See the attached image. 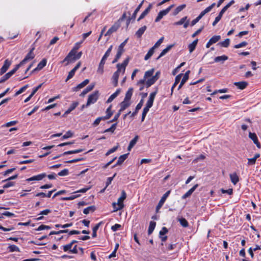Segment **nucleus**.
Returning a JSON list of instances; mask_svg holds the SVG:
<instances>
[{
	"label": "nucleus",
	"instance_id": "obj_1",
	"mask_svg": "<svg viewBox=\"0 0 261 261\" xmlns=\"http://www.w3.org/2000/svg\"><path fill=\"white\" fill-rule=\"evenodd\" d=\"M90 189V187H87L86 188H82L77 191H75L73 192L71 196L69 197H66L62 198V200H73L79 197H80V195L77 194L78 193H85L88 190Z\"/></svg>",
	"mask_w": 261,
	"mask_h": 261
},
{
	"label": "nucleus",
	"instance_id": "obj_2",
	"mask_svg": "<svg viewBox=\"0 0 261 261\" xmlns=\"http://www.w3.org/2000/svg\"><path fill=\"white\" fill-rule=\"evenodd\" d=\"M99 96V92L98 91L94 92L92 94L88 96L86 106H89L91 104L94 103L97 100Z\"/></svg>",
	"mask_w": 261,
	"mask_h": 261
},
{
	"label": "nucleus",
	"instance_id": "obj_3",
	"mask_svg": "<svg viewBox=\"0 0 261 261\" xmlns=\"http://www.w3.org/2000/svg\"><path fill=\"white\" fill-rule=\"evenodd\" d=\"M20 67V66L19 64L16 65L14 69H13L10 71L6 73L1 78L0 80V83L4 82L5 81L8 80L13 74H14L16 72V71L19 69Z\"/></svg>",
	"mask_w": 261,
	"mask_h": 261
},
{
	"label": "nucleus",
	"instance_id": "obj_4",
	"mask_svg": "<svg viewBox=\"0 0 261 261\" xmlns=\"http://www.w3.org/2000/svg\"><path fill=\"white\" fill-rule=\"evenodd\" d=\"M129 58H126L121 64H118L117 65V70L116 72H118L120 74L121 72L123 74L125 71L126 67L129 62Z\"/></svg>",
	"mask_w": 261,
	"mask_h": 261
},
{
	"label": "nucleus",
	"instance_id": "obj_5",
	"mask_svg": "<svg viewBox=\"0 0 261 261\" xmlns=\"http://www.w3.org/2000/svg\"><path fill=\"white\" fill-rule=\"evenodd\" d=\"M34 48H32L29 53L26 55L25 58L23 59V60L20 62L19 64L20 66L26 64L27 62H28L29 61L32 60L35 57V55L33 53Z\"/></svg>",
	"mask_w": 261,
	"mask_h": 261
},
{
	"label": "nucleus",
	"instance_id": "obj_6",
	"mask_svg": "<svg viewBox=\"0 0 261 261\" xmlns=\"http://www.w3.org/2000/svg\"><path fill=\"white\" fill-rule=\"evenodd\" d=\"M173 5H171L169 7H168L167 9L165 10H163L162 11H161L158 15L156 18H155V21L158 22L164 16L166 15L171 10V9L173 8Z\"/></svg>",
	"mask_w": 261,
	"mask_h": 261
},
{
	"label": "nucleus",
	"instance_id": "obj_7",
	"mask_svg": "<svg viewBox=\"0 0 261 261\" xmlns=\"http://www.w3.org/2000/svg\"><path fill=\"white\" fill-rule=\"evenodd\" d=\"M76 53V51H74V50H71L69 53L68 55L66 57V58H65V60L70 61L71 60L70 58L72 56H74V58H73L74 60L79 59L82 56V53L81 51H80V52L78 53L77 54Z\"/></svg>",
	"mask_w": 261,
	"mask_h": 261
},
{
	"label": "nucleus",
	"instance_id": "obj_8",
	"mask_svg": "<svg viewBox=\"0 0 261 261\" xmlns=\"http://www.w3.org/2000/svg\"><path fill=\"white\" fill-rule=\"evenodd\" d=\"M156 93L157 90L150 94L148 99L146 103L145 107L150 108L152 106L154 98L155 97Z\"/></svg>",
	"mask_w": 261,
	"mask_h": 261
},
{
	"label": "nucleus",
	"instance_id": "obj_9",
	"mask_svg": "<svg viewBox=\"0 0 261 261\" xmlns=\"http://www.w3.org/2000/svg\"><path fill=\"white\" fill-rule=\"evenodd\" d=\"M170 193V191H167L162 196L161 199H160L158 205L156 206V210H159L161 208V207L163 206L164 202H165L166 199L169 196V194Z\"/></svg>",
	"mask_w": 261,
	"mask_h": 261
},
{
	"label": "nucleus",
	"instance_id": "obj_10",
	"mask_svg": "<svg viewBox=\"0 0 261 261\" xmlns=\"http://www.w3.org/2000/svg\"><path fill=\"white\" fill-rule=\"evenodd\" d=\"M126 197V194L124 191H122L121 192V196L118 198L117 201V205H119V207L118 209H122L124 207L123 203L124 200Z\"/></svg>",
	"mask_w": 261,
	"mask_h": 261
},
{
	"label": "nucleus",
	"instance_id": "obj_11",
	"mask_svg": "<svg viewBox=\"0 0 261 261\" xmlns=\"http://www.w3.org/2000/svg\"><path fill=\"white\" fill-rule=\"evenodd\" d=\"M220 39L221 36L220 35H215L213 36L207 42L206 47L209 48L211 45L218 42Z\"/></svg>",
	"mask_w": 261,
	"mask_h": 261
},
{
	"label": "nucleus",
	"instance_id": "obj_12",
	"mask_svg": "<svg viewBox=\"0 0 261 261\" xmlns=\"http://www.w3.org/2000/svg\"><path fill=\"white\" fill-rule=\"evenodd\" d=\"M81 65V62H79L77 65L69 72L66 79V82L68 81L74 75L75 71L80 67Z\"/></svg>",
	"mask_w": 261,
	"mask_h": 261
},
{
	"label": "nucleus",
	"instance_id": "obj_13",
	"mask_svg": "<svg viewBox=\"0 0 261 261\" xmlns=\"http://www.w3.org/2000/svg\"><path fill=\"white\" fill-rule=\"evenodd\" d=\"M11 61H9L8 59H6L5 61L3 66L0 69L1 74H3L4 73H5L7 71V70H8V69L9 68V67H10V66L11 65Z\"/></svg>",
	"mask_w": 261,
	"mask_h": 261
},
{
	"label": "nucleus",
	"instance_id": "obj_14",
	"mask_svg": "<svg viewBox=\"0 0 261 261\" xmlns=\"http://www.w3.org/2000/svg\"><path fill=\"white\" fill-rule=\"evenodd\" d=\"M249 137L253 141L254 143L256 145L257 148H260L261 147L260 144L258 141L256 135L255 133L249 132Z\"/></svg>",
	"mask_w": 261,
	"mask_h": 261
},
{
	"label": "nucleus",
	"instance_id": "obj_15",
	"mask_svg": "<svg viewBox=\"0 0 261 261\" xmlns=\"http://www.w3.org/2000/svg\"><path fill=\"white\" fill-rule=\"evenodd\" d=\"M46 176V174L44 173H41L37 175L33 176L30 178H29L27 179L28 181H34V180H41L44 177Z\"/></svg>",
	"mask_w": 261,
	"mask_h": 261
},
{
	"label": "nucleus",
	"instance_id": "obj_16",
	"mask_svg": "<svg viewBox=\"0 0 261 261\" xmlns=\"http://www.w3.org/2000/svg\"><path fill=\"white\" fill-rule=\"evenodd\" d=\"M227 9L225 7L221 10L219 15L215 18L214 21L213 23V25L215 26L221 19L222 15Z\"/></svg>",
	"mask_w": 261,
	"mask_h": 261
},
{
	"label": "nucleus",
	"instance_id": "obj_17",
	"mask_svg": "<svg viewBox=\"0 0 261 261\" xmlns=\"http://www.w3.org/2000/svg\"><path fill=\"white\" fill-rule=\"evenodd\" d=\"M198 187V184H196L195 185H194L192 188H191L189 190H188L185 194H184L182 196V199H185L190 196L193 193V192L196 190V189Z\"/></svg>",
	"mask_w": 261,
	"mask_h": 261
},
{
	"label": "nucleus",
	"instance_id": "obj_18",
	"mask_svg": "<svg viewBox=\"0 0 261 261\" xmlns=\"http://www.w3.org/2000/svg\"><path fill=\"white\" fill-rule=\"evenodd\" d=\"M110 117H111V114H109L108 115H106V116L99 117L97 118H96V120L93 122L92 125L94 126H96L99 124V123L100 122V121L101 120H105L108 119L110 118Z\"/></svg>",
	"mask_w": 261,
	"mask_h": 261
},
{
	"label": "nucleus",
	"instance_id": "obj_19",
	"mask_svg": "<svg viewBox=\"0 0 261 261\" xmlns=\"http://www.w3.org/2000/svg\"><path fill=\"white\" fill-rule=\"evenodd\" d=\"M130 105V101L124 99V100L122 101L120 103V109L119 110V111L121 113L127 107H128Z\"/></svg>",
	"mask_w": 261,
	"mask_h": 261
},
{
	"label": "nucleus",
	"instance_id": "obj_20",
	"mask_svg": "<svg viewBox=\"0 0 261 261\" xmlns=\"http://www.w3.org/2000/svg\"><path fill=\"white\" fill-rule=\"evenodd\" d=\"M46 59H43L37 65V67L35 68L32 72H33L37 70H41L44 67H45L46 65Z\"/></svg>",
	"mask_w": 261,
	"mask_h": 261
},
{
	"label": "nucleus",
	"instance_id": "obj_21",
	"mask_svg": "<svg viewBox=\"0 0 261 261\" xmlns=\"http://www.w3.org/2000/svg\"><path fill=\"white\" fill-rule=\"evenodd\" d=\"M106 60H103L102 59H101V61L98 65V67L97 70V72L98 73L102 74L103 73L104 65L106 63Z\"/></svg>",
	"mask_w": 261,
	"mask_h": 261
},
{
	"label": "nucleus",
	"instance_id": "obj_22",
	"mask_svg": "<svg viewBox=\"0 0 261 261\" xmlns=\"http://www.w3.org/2000/svg\"><path fill=\"white\" fill-rule=\"evenodd\" d=\"M128 153L124 154L119 156L116 164L113 167H115L118 165H121L127 158Z\"/></svg>",
	"mask_w": 261,
	"mask_h": 261
},
{
	"label": "nucleus",
	"instance_id": "obj_23",
	"mask_svg": "<svg viewBox=\"0 0 261 261\" xmlns=\"http://www.w3.org/2000/svg\"><path fill=\"white\" fill-rule=\"evenodd\" d=\"M128 39H125L122 43H121L118 47L117 54L122 55L124 52V47L127 42Z\"/></svg>",
	"mask_w": 261,
	"mask_h": 261
},
{
	"label": "nucleus",
	"instance_id": "obj_24",
	"mask_svg": "<svg viewBox=\"0 0 261 261\" xmlns=\"http://www.w3.org/2000/svg\"><path fill=\"white\" fill-rule=\"evenodd\" d=\"M89 80L88 79H86L83 82H82L81 83H80L78 85H77L76 87H74L73 88V90L76 91L79 90V89L83 88L86 85H87L89 83Z\"/></svg>",
	"mask_w": 261,
	"mask_h": 261
},
{
	"label": "nucleus",
	"instance_id": "obj_25",
	"mask_svg": "<svg viewBox=\"0 0 261 261\" xmlns=\"http://www.w3.org/2000/svg\"><path fill=\"white\" fill-rule=\"evenodd\" d=\"M119 27V26L118 25H113L108 30V31L106 33L105 36L110 35L112 33L116 32Z\"/></svg>",
	"mask_w": 261,
	"mask_h": 261
},
{
	"label": "nucleus",
	"instance_id": "obj_26",
	"mask_svg": "<svg viewBox=\"0 0 261 261\" xmlns=\"http://www.w3.org/2000/svg\"><path fill=\"white\" fill-rule=\"evenodd\" d=\"M120 89H117L115 93L112 94L108 99L107 102L110 103L120 93Z\"/></svg>",
	"mask_w": 261,
	"mask_h": 261
},
{
	"label": "nucleus",
	"instance_id": "obj_27",
	"mask_svg": "<svg viewBox=\"0 0 261 261\" xmlns=\"http://www.w3.org/2000/svg\"><path fill=\"white\" fill-rule=\"evenodd\" d=\"M198 41V40L196 39V40H194L191 43L189 44L188 48L190 53H192L195 49Z\"/></svg>",
	"mask_w": 261,
	"mask_h": 261
},
{
	"label": "nucleus",
	"instance_id": "obj_28",
	"mask_svg": "<svg viewBox=\"0 0 261 261\" xmlns=\"http://www.w3.org/2000/svg\"><path fill=\"white\" fill-rule=\"evenodd\" d=\"M228 59V57L226 55H222L221 56H218L214 59L215 62H222L223 63L224 61L227 60Z\"/></svg>",
	"mask_w": 261,
	"mask_h": 261
},
{
	"label": "nucleus",
	"instance_id": "obj_29",
	"mask_svg": "<svg viewBox=\"0 0 261 261\" xmlns=\"http://www.w3.org/2000/svg\"><path fill=\"white\" fill-rule=\"evenodd\" d=\"M143 104V100L141 99L140 102L137 105L135 112H133L131 115V117L135 116L138 113V111L141 109Z\"/></svg>",
	"mask_w": 261,
	"mask_h": 261
},
{
	"label": "nucleus",
	"instance_id": "obj_30",
	"mask_svg": "<svg viewBox=\"0 0 261 261\" xmlns=\"http://www.w3.org/2000/svg\"><path fill=\"white\" fill-rule=\"evenodd\" d=\"M230 178L231 181L234 185H236L239 180V176L237 175L236 173H233L232 174H230Z\"/></svg>",
	"mask_w": 261,
	"mask_h": 261
},
{
	"label": "nucleus",
	"instance_id": "obj_31",
	"mask_svg": "<svg viewBox=\"0 0 261 261\" xmlns=\"http://www.w3.org/2000/svg\"><path fill=\"white\" fill-rule=\"evenodd\" d=\"M119 73L115 72L112 76V83L115 87L117 86Z\"/></svg>",
	"mask_w": 261,
	"mask_h": 261
},
{
	"label": "nucleus",
	"instance_id": "obj_32",
	"mask_svg": "<svg viewBox=\"0 0 261 261\" xmlns=\"http://www.w3.org/2000/svg\"><path fill=\"white\" fill-rule=\"evenodd\" d=\"M172 45H170L168 46L166 48L163 49L159 57L156 58V60H158L159 59H160L161 57L165 56L169 51V50L172 48Z\"/></svg>",
	"mask_w": 261,
	"mask_h": 261
},
{
	"label": "nucleus",
	"instance_id": "obj_33",
	"mask_svg": "<svg viewBox=\"0 0 261 261\" xmlns=\"http://www.w3.org/2000/svg\"><path fill=\"white\" fill-rule=\"evenodd\" d=\"M133 89L132 88H129L125 94V98L124 99L129 101L133 95Z\"/></svg>",
	"mask_w": 261,
	"mask_h": 261
},
{
	"label": "nucleus",
	"instance_id": "obj_34",
	"mask_svg": "<svg viewBox=\"0 0 261 261\" xmlns=\"http://www.w3.org/2000/svg\"><path fill=\"white\" fill-rule=\"evenodd\" d=\"M234 85L237 86L238 88L243 90L247 87L248 83L246 82H236Z\"/></svg>",
	"mask_w": 261,
	"mask_h": 261
},
{
	"label": "nucleus",
	"instance_id": "obj_35",
	"mask_svg": "<svg viewBox=\"0 0 261 261\" xmlns=\"http://www.w3.org/2000/svg\"><path fill=\"white\" fill-rule=\"evenodd\" d=\"M8 250L10 252H20V249L15 245H10L8 247Z\"/></svg>",
	"mask_w": 261,
	"mask_h": 261
},
{
	"label": "nucleus",
	"instance_id": "obj_36",
	"mask_svg": "<svg viewBox=\"0 0 261 261\" xmlns=\"http://www.w3.org/2000/svg\"><path fill=\"white\" fill-rule=\"evenodd\" d=\"M138 139V136H136L135 137L130 141L129 142V145L127 147V150L130 151L132 148L134 146V145L136 144Z\"/></svg>",
	"mask_w": 261,
	"mask_h": 261
},
{
	"label": "nucleus",
	"instance_id": "obj_37",
	"mask_svg": "<svg viewBox=\"0 0 261 261\" xmlns=\"http://www.w3.org/2000/svg\"><path fill=\"white\" fill-rule=\"evenodd\" d=\"M146 30V27L145 25L142 27L136 32V35L138 38L141 37Z\"/></svg>",
	"mask_w": 261,
	"mask_h": 261
},
{
	"label": "nucleus",
	"instance_id": "obj_38",
	"mask_svg": "<svg viewBox=\"0 0 261 261\" xmlns=\"http://www.w3.org/2000/svg\"><path fill=\"white\" fill-rule=\"evenodd\" d=\"M94 87V85H90L86 89H85L83 92L81 93L80 96H84L85 94H86L88 92L91 91Z\"/></svg>",
	"mask_w": 261,
	"mask_h": 261
},
{
	"label": "nucleus",
	"instance_id": "obj_39",
	"mask_svg": "<svg viewBox=\"0 0 261 261\" xmlns=\"http://www.w3.org/2000/svg\"><path fill=\"white\" fill-rule=\"evenodd\" d=\"M186 7L185 4H182L178 6L174 11L173 14V15H176L178 14L180 11H181L184 9H185Z\"/></svg>",
	"mask_w": 261,
	"mask_h": 261
},
{
	"label": "nucleus",
	"instance_id": "obj_40",
	"mask_svg": "<svg viewBox=\"0 0 261 261\" xmlns=\"http://www.w3.org/2000/svg\"><path fill=\"white\" fill-rule=\"evenodd\" d=\"M156 225V223L154 221H150L149 223V226L148 230V234H150L153 231Z\"/></svg>",
	"mask_w": 261,
	"mask_h": 261
},
{
	"label": "nucleus",
	"instance_id": "obj_41",
	"mask_svg": "<svg viewBox=\"0 0 261 261\" xmlns=\"http://www.w3.org/2000/svg\"><path fill=\"white\" fill-rule=\"evenodd\" d=\"M95 210V207L94 206H90L85 208L84 211V214L87 215L90 213H92Z\"/></svg>",
	"mask_w": 261,
	"mask_h": 261
},
{
	"label": "nucleus",
	"instance_id": "obj_42",
	"mask_svg": "<svg viewBox=\"0 0 261 261\" xmlns=\"http://www.w3.org/2000/svg\"><path fill=\"white\" fill-rule=\"evenodd\" d=\"M155 48H154L153 47H152L150 49L148 50L146 55H145L144 57L145 60H148L153 54L154 52Z\"/></svg>",
	"mask_w": 261,
	"mask_h": 261
},
{
	"label": "nucleus",
	"instance_id": "obj_43",
	"mask_svg": "<svg viewBox=\"0 0 261 261\" xmlns=\"http://www.w3.org/2000/svg\"><path fill=\"white\" fill-rule=\"evenodd\" d=\"M151 6H149L148 8H147L140 15L138 19V21H140L141 19H143L149 12L150 10Z\"/></svg>",
	"mask_w": 261,
	"mask_h": 261
},
{
	"label": "nucleus",
	"instance_id": "obj_44",
	"mask_svg": "<svg viewBox=\"0 0 261 261\" xmlns=\"http://www.w3.org/2000/svg\"><path fill=\"white\" fill-rule=\"evenodd\" d=\"M83 151H84L83 149H76V150H71V151H67L64 152L62 154V155H65L73 154V153H78L82 152Z\"/></svg>",
	"mask_w": 261,
	"mask_h": 261
},
{
	"label": "nucleus",
	"instance_id": "obj_45",
	"mask_svg": "<svg viewBox=\"0 0 261 261\" xmlns=\"http://www.w3.org/2000/svg\"><path fill=\"white\" fill-rule=\"evenodd\" d=\"M68 232V229L60 230L58 231H51L50 232L49 235L51 236V235H53V234H59L63 233H67Z\"/></svg>",
	"mask_w": 261,
	"mask_h": 261
},
{
	"label": "nucleus",
	"instance_id": "obj_46",
	"mask_svg": "<svg viewBox=\"0 0 261 261\" xmlns=\"http://www.w3.org/2000/svg\"><path fill=\"white\" fill-rule=\"evenodd\" d=\"M178 221L179 222L180 225L184 227H187L189 225L188 221L185 218H180L178 219Z\"/></svg>",
	"mask_w": 261,
	"mask_h": 261
},
{
	"label": "nucleus",
	"instance_id": "obj_47",
	"mask_svg": "<svg viewBox=\"0 0 261 261\" xmlns=\"http://www.w3.org/2000/svg\"><path fill=\"white\" fill-rule=\"evenodd\" d=\"M154 72V69H151L150 70H149L145 72L144 77L145 79H147L148 77H151L153 74Z\"/></svg>",
	"mask_w": 261,
	"mask_h": 261
},
{
	"label": "nucleus",
	"instance_id": "obj_48",
	"mask_svg": "<svg viewBox=\"0 0 261 261\" xmlns=\"http://www.w3.org/2000/svg\"><path fill=\"white\" fill-rule=\"evenodd\" d=\"M73 133L71 130H68L65 135L62 136V140L71 138L73 136Z\"/></svg>",
	"mask_w": 261,
	"mask_h": 261
},
{
	"label": "nucleus",
	"instance_id": "obj_49",
	"mask_svg": "<svg viewBox=\"0 0 261 261\" xmlns=\"http://www.w3.org/2000/svg\"><path fill=\"white\" fill-rule=\"evenodd\" d=\"M187 18H188L187 16L182 17L179 21L174 22V25H182L187 20Z\"/></svg>",
	"mask_w": 261,
	"mask_h": 261
},
{
	"label": "nucleus",
	"instance_id": "obj_50",
	"mask_svg": "<svg viewBox=\"0 0 261 261\" xmlns=\"http://www.w3.org/2000/svg\"><path fill=\"white\" fill-rule=\"evenodd\" d=\"M182 75V74L180 73L176 76V77L175 79L174 83L173 85V87H175L179 83V82H180V81L181 80Z\"/></svg>",
	"mask_w": 261,
	"mask_h": 261
},
{
	"label": "nucleus",
	"instance_id": "obj_51",
	"mask_svg": "<svg viewBox=\"0 0 261 261\" xmlns=\"http://www.w3.org/2000/svg\"><path fill=\"white\" fill-rule=\"evenodd\" d=\"M229 43L230 40L226 39L224 41L220 42L219 44L223 47H227L229 46Z\"/></svg>",
	"mask_w": 261,
	"mask_h": 261
},
{
	"label": "nucleus",
	"instance_id": "obj_52",
	"mask_svg": "<svg viewBox=\"0 0 261 261\" xmlns=\"http://www.w3.org/2000/svg\"><path fill=\"white\" fill-rule=\"evenodd\" d=\"M51 229V227H50L49 226H48V225H43V224H42L41 225H40L37 229H36V230L37 231H40V230H44V229Z\"/></svg>",
	"mask_w": 261,
	"mask_h": 261
},
{
	"label": "nucleus",
	"instance_id": "obj_53",
	"mask_svg": "<svg viewBox=\"0 0 261 261\" xmlns=\"http://www.w3.org/2000/svg\"><path fill=\"white\" fill-rule=\"evenodd\" d=\"M29 87L28 85H26L23 87H21L18 91H17L15 93V95H18L23 92Z\"/></svg>",
	"mask_w": 261,
	"mask_h": 261
},
{
	"label": "nucleus",
	"instance_id": "obj_54",
	"mask_svg": "<svg viewBox=\"0 0 261 261\" xmlns=\"http://www.w3.org/2000/svg\"><path fill=\"white\" fill-rule=\"evenodd\" d=\"M143 2H142V3L139 5V6L137 7V8L135 10V11L132 15V18L135 19L136 18L137 13L139 12V11L140 10L141 6L142 5Z\"/></svg>",
	"mask_w": 261,
	"mask_h": 261
},
{
	"label": "nucleus",
	"instance_id": "obj_55",
	"mask_svg": "<svg viewBox=\"0 0 261 261\" xmlns=\"http://www.w3.org/2000/svg\"><path fill=\"white\" fill-rule=\"evenodd\" d=\"M72 246L69 243L68 244L63 246L62 247L64 252L69 251L70 252Z\"/></svg>",
	"mask_w": 261,
	"mask_h": 261
},
{
	"label": "nucleus",
	"instance_id": "obj_56",
	"mask_svg": "<svg viewBox=\"0 0 261 261\" xmlns=\"http://www.w3.org/2000/svg\"><path fill=\"white\" fill-rule=\"evenodd\" d=\"M247 43L246 42L243 41V42H241L239 44L235 45L234 46V48H239L243 47L246 46L247 45Z\"/></svg>",
	"mask_w": 261,
	"mask_h": 261
},
{
	"label": "nucleus",
	"instance_id": "obj_57",
	"mask_svg": "<svg viewBox=\"0 0 261 261\" xmlns=\"http://www.w3.org/2000/svg\"><path fill=\"white\" fill-rule=\"evenodd\" d=\"M164 38L163 37H161L152 47L155 49L158 47L163 42Z\"/></svg>",
	"mask_w": 261,
	"mask_h": 261
},
{
	"label": "nucleus",
	"instance_id": "obj_58",
	"mask_svg": "<svg viewBox=\"0 0 261 261\" xmlns=\"http://www.w3.org/2000/svg\"><path fill=\"white\" fill-rule=\"evenodd\" d=\"M15 185V182L13 181H7L6 184L3 186L4 189L8 188L10 187H12Z\"/></svg>",
	"mask_w": 261,
	"mask_h": 261
},
{
	"label": "nucleus",
	"instance_id": "obj_59",
	"mask_svg": "<svg viewBox=\"0 0 261 261\" xmlns=\"http://www.w3.org/2000/svg\"><path fill=\"white\" fill-rule=\"evenodd\" d=\"M68 170L65 169H64V170L61 171L60 172H59L58 174L59 176H66V175H68Z\"/></svg>",
	"mask_w": 261,
	"mask_h": 261
},
{
	"label": "nucleus",
	"instance_id": "obj_60",
	"mask_svg": "<svg viewBox=\"0 0 261 261\" xmlns=\"http://www.w3.org/2000/svg\"><path fill=\"white\" fill-rule=\"evenodd\" d=\"M168 229L165 227H163L162 228L161 230L160 231V233H159L160 237L164 236L165 234H166L168 232Z\"/></svg>",
	"mask_w": 261,
	"mask_h": 261
},
{
	"label": "nucleus",
	"instance_id": "obj_61",
	"mask_svg": "<svg viewBox=\"0 0 261 261\" xmlns=\"http://www.w3.org/2000/svg\"><path fill=\"white\" fill-rule=\"evenodd\" d=\"M118 146H114L113 147V148H112L111 149H109L107 152L106 153V155L107 156L110 155V154L113 153L114 152H115L118 148Z\"/></svg>",
	"mask_w": 261,
	"mask_h": 261
},
{
	"label": "nucleus",
	"instance_id": "obj_62",
	"mask_svg": "<svg viewBox=\"0 0 261 261\" xmlns=\"http://www.w3.org/2000/svg\"><path fill=\"white\" fill-rule=\"evenodd\" d=\"M221 191L223 194H227L228 195H231L232 194V189H229L228 190H224L223 189H222L221 190Z\"/></svg>",
	"mask_w": 261,
	"mask_h": 261
},
{
	"label": "nucleus",
	"instance_id": "obj_63",
	"mask_svg": "<svg viewBox=\"0 0 261 261\" xmlns=\"http://www.w3.org/2000/svg\"><path fill=\"white\" fill-rule=\"evenodd\" d=\"M121 227V225L119 224H115L114 225L111 227V229L113 231H116Z\"/></svg>",
	"mask_w": 261,
	"mask_h": 261
},
{
	"label": "nucleus",
	"instance_id": "obj_64",
	"mask_svg": "<svg viewBox=\"0 0 261 261\" xmlns=\"http://www.w3.org/2000/svg\"><path fill=\"white\" fill-rule=\"evenodd\" d=\"M79 105V102L77 101H74L72 103L70 106L69 109L71 110L72 111Z\"/></svg>",
	"mask_w": 261,
	"mask_h": 261
}]
</instances>
